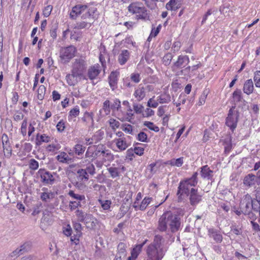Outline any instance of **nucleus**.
I'll list each match as a JSON object with an SVG mask.
<instances>
[{"mask_svg": "<svg viewBox=\"0 0 260 260\" xmlns=\"http://www.w3.org/2000/svg\"><path fill=\"white\" fill-rule=\"evenodd\" d=\"M83 203L80 202L70 201L69 202V208L71 211H73L77 209L78 207H81Z\"/></svg>", "mask_w": 260, "mask_h": 260, "instance_id": "nucleus-49", "label": "nucleus"}, {"mask_svg": "<svg viewBox=\"0 0 260 260\" xmlns=\"http://www.w3.org/2000/svg\"><path fill=\"white\" fill-rule=\"evenodd\" d=\"M119 76V72L118 71H112L108 77L110 86L113 90L117 88L118 78Z\"/></svg>", "mask_w": 260, "mask_h": 260, "instance_id": "nucleus-13", "label": "nucleus"}, {"mask_svg": "<svg viewBox=\"0 0 260 260\" xmlns=\"http://www.w3.org/2000/svg\"><path fill=\"white\" fill-rule=\"evenodd\" d=\"M198 172H194L190 178H186L183 181L186 182L190 186H195L198 182Z\"/></svg>", "mask_w": 260, "mask_h": 260, "instance_id": "nucleus-31", "label": "nucleus"}, {"mask_svg": "<svg viewBox=\"0 0 260 260\" xmlns=\"http://www.w3.org/2000/svg\"><path fill=\"white\" fill-rule=\"evenodd\" d=\"M173 58V55L171 53H168L162 58V63L166 66H169Z\"/></svg>", "mask_w": 260, "mask_h": 260, "instance_id": "nucleus-42", "label": "nucleus"}, {"mask_svg": "<svg viewBox=\"0 0 260 260\" xmlns=\"http://www.w3.org/2000/svg\"><path fill=\"white\" fill-rule=\"evenodd\" d=\"M29 169L32 170H36L39 168V162L35 159H31L29 164Z\"/></svg>", "mask_w": 260, "mask_h": 260, "instance_id": "nucleus-55", "label": "nucleus"}, {"mask_svg": "<svg viewBox=\"0 0 260 260\" xmlns=\"http://www.w3.org/2000/svg\"><path fill=\"white\" fill-rule=\"evenodd\" d=\"M208 232L209 237L213 238L216 243H220L222 241V236L219 231L214 228H210L208 229Z\"/></svg>", "mask_w": 260, "mask_h": 260, "instance_id": "nucleus-16", "label": "nucleus"}, {"mask_svg": "<svg viewBox=\"0 0 260 260\" xmlns=\"http://www.w3.org/2000/svg\"><path fill=\"white\" fill-rule=\"evenodd\" d=\"M120 169L118 168L110 167L107 168V170L108 171L109 174H110L111 177L112 178H115L119 176L120 175Z\"/></svg>", "mask_w": 260, "mask_h": 260, "instance_id": "nucleus-38", "label": "nucleus"}, {"mask_svg": "<svg viewBox=\"0 0 260 260\" xmlns=\"http://www.w3.org/2000/svg\"><path fill=\"white\" fill-rule=\"evenodd\" d=\"M91 23H92V22H86L85 21L79 22H77L75 24V25L74 26V28L78 29H83V28H84L86 27H87L88 24L89 25V27H90L91 25Z\"/></svg>", "mask_w": 260, "mask_h": 260, "instance_id": "nucleus-51", "label": "nucleus"}, {"mask_svg": "<svg viewBox=\"0 0 260 260\" xmlns=\"http://www.w3.org/2000/svg\"><path fill=\"white\" fill-rule=\"evenodd\" d=\"M128 11L132 14H135L137 19L144 21L149 20V15L143 4L140 2L132 3L127 7Z\"/></svg>", "mask_w": 260, "mask_h": 260, "instance_id": "nucleus-3", "label": "nucleus"}, {"mask_svg": "<svg viewBox=\"0 0 260 260\" xmlns=\"http://www.w3.org/2000/svg\"><path fill=\"white\" fill-rule=\"evenodd\" d=\"M180 7V4L176 0H170L166 6L168 10L176 11Z\"/></svg>", "mask_w": 260, "mask_h": 260, "instance_id": "nucleus-33", "label": "nucleus"}, {"mask_svg": "<svg viewBox=\"0 0 260 260\" xmlns=\"http://www.w3.org/2000/svg\"><path fill=\"white\" fill-rule=\"evenodd\" d=\"M96 11V8H88L87 5L79 4L73 7L70 16L72 19H76L80 15H82L81 18L83 19H90V18L93 19L95 18L94 14Z\"/></svg>", "mask_w": 260, "mask_h": 260, "instance_id": "nucleus-2", "label": "nucleus"}, {"mask_svg": "<svg viewBox=\"0 0 260 260\" xmlns=\"http://www.w3.org/2000/svg\"><path fill=\"white\" fill-rule=\"evenodd\" d=\"M76 48L74 46L63 48L60 52V57L66 61H69L75 56Z\"/></svg>", "mask_w": 260, "mask_h": 260, "instance_id": "nucleus-8", "label": "nucleus"}, {"mask_svg": "<svg viewBox=\"0 0 260 260\" xmlns=\"http://www.w3.org/2000/svg\"><path fill=\"white\" fill-rule=\"evenodd\" d=\"M131 79L135 83H138L140 81V75L139 73H133L131 75Z\"/></svg>", "mask_w": 260, "mask_h": 260, "instance_id": "nucleus-63", "label": "nucleus"}, {"mask_svg": "<svg viewBox=\"0 0 260 260\" xmlns=\"http://www.w3.org/2000/svg\"><path fill=\"white\" fill-rule=\"evenodd\" d=\"M181 225L180 218L171 211L165 212L159 218L157 229L160 232H165L168 227L172 233L179 231Z\"/></svg>", "mask_w": 260, "mask_h": 260, "instance_id": "nucleus-1", "label": "nucleus"}, {"mask_svg": "<svg viewBox=\"0 0 260 260\" xmlns=\"http://www.w3.org/2000/svg\"><path fill=\"white\" fill-rule=\"evenodd\" d=\"M46 92V87L44 85H41L38 89V99L42 100L44 99Z\"/></svg>", "mask_w": 260, "mask_h": 260, "instance_id": "nucleus-47", "label": "nucleus"}, {"mask_svg": "<svg viewBox=\"0 0 260 260\" xmlns=\"http://www.w3.org/2000/svg\"><path fill=\"white\" fill-rule=\"evenodd\" d=\"M256 182V177L254 175L249 174L244 179L243 183L247 187H250L254 186Z\"/></svg>", "mask_w": 260, "mask_h": 260, "instance_id": "nucleus-22", "label": "nucleus"}, {"mask_svg": "<svg viewBox=\"0 0 260 260\" xmlns=\"http://www.w3.org/2000/svg\"><path fill=\"white\" fill-rule=\"evenodd\" d=\"M126 245L124 243L120 242L117 246V254L121 255L122 256H126Z\"/></svg>", "mask_w": 260, "mask_h": 260, "instance_id": "nucleus-37", "label": "nucleus"}, {"mask_svg": "<svg viewBox=\"0 0 260 260\" xmlns=\"http://www.w3.org/2000/svg\"><path fill=\"white\" fill-rule=\"evenodd\" d=\"M79 179L81 181H87L89 179L88 174L83 169H79L77 172Z\"/></svg>", "mask_w": 260, "mask_h": 260, "instance_id": "nucleus-35", "label": "nucleus"}, {"mask_svg": "<svg viewBox=\"0 0 260 260\" xmlns=\"http://www.w3.org/2000/svg\"><path fill=\"white\" fill-rule=\"evenodd\" d=\"M129 57V53L128 50H123L118 56V62L121 65L126 63Z\"/></svg>", "mask_w": 260, "mask_h": 260, "instance_id": "nucleus-28", "label": "nucleus"}, {"mask_svg": "<svg viewBox=\"0 0 260 260\" xmlns=\"http://www.w3.org/2000/svg\"><path fill=\"white\" fill-rule=\"evenodd\" d=\"M140 253L139 251L134 248L131 252V256L128 257V260H135L138 257Z\"/></svg>", "mask_w": 260, "mask_h": 260, "instance_id": "nucleus-64", "label": "nucleus"}, {"mask_svg": "<svg viewBox=\"0 0 260 260\" xmlns=\"http://www.w3.org/2000/svg\"><path fill=\"white\" fill-rule=\"evenodd\" d=\"M87 173L93 175L95 173V167L92 164H89L84 169Z\"/></svg>", "mask_w": 260, "mask_h": 260, "instance_id": "nucleus-56", "label": "nucleus"}, {"mask_svg": "<svg viewBox=\"0 0 260 260\" xmlns=\"http://www.w3.org/2000/svg\"><path fill=\"white\" fill-rule=\"evenodd\" d=\"M100 158H101L104 162L111 161L114 159V155L112 154L111 151L107 149L105 146Z\"/></svg>", "mask_w": 260, "mask_h": 260, "instance_id": "nucleus-24", "label": "nucleus"}, {"mask_svg": "<svg viewBox=\"0 0 260 260\" xmlns=\"http://www.w3.org/2000/svg\"><path fill=\"white\" fill-rule=\"evenodd\" d=\"M87 228L95 229L98 224V220L91 215L88 214L83 221Z\"/></svg>", "mask_w": 260, "mask_h": 260, "instance_id": "nucleus-18", "label": "nucleus"}, {"mask_svg": "<svg viewBox=\"0 0 260 260\" xmlns=\"http://www.w3.org/2000/svg\"><path fill=\"white\" fill-rule=\"evenodd\" d=\"M166 251L165 248H156L153 245H148L146 249L147 257L145 260H161Z\"/></svg>", "mask_w": 260, "mask_h": 260, "instance_id": "nucleus-4", "label": "nucleus"}, {"mask_svg": "<svg viewBox=\"0 0 260 260\" xmlns=\"http://www.w3.org/2000/svg\"><path fill=\"white\" fill-rule=\"evenodd\" d=\"M189 62V58L187 55H179L176 61L174 62L172 68L175 71L186 67Z\"/></svg>", "mask_w": 260, "mask_h": 260, "instance_id": "nucleus-11", "label": "nucleus"}, {"mask_svg": "<svg viewBox=\"0 0 260 260\" xmlns=\"http://www.w3.org/2000/svg\"><path fill=\"white\" fill-rule=\"evenodd\" d=\"M58 29V24L57 23H52L50 26V35L53 40H55L57 37V30Z\"/></svg>", "mask_w": 260, "mask_h": 260, "instance_id": "nucleus-39", "label": "nucleus"}, {"mask_svg": "<svg viewBox=\"0 0 260 260\" xmlns=\"http://www.w3.org/2000/svg\"><path fill=\"white\" fill-rule=\"evenodd\" d=\"M82 120L86 123L91 122V125L93 124V119L92 113L86 112L84 114V116L82 118Z\"/></svg>", "mask_w": 260, "mask_h": 260, "instance_id": "nucleus-41", "label": "nucleus"}, {"mask_svg": "<svg viewBox=\"0 0 260 260\" xmlns=\"http://www.w3.org/2000/svg\"><path fill=\"white\" fill-rule=\"evenodd\" d=\"M183 163V157H181L177 159H173L170 161L169 164L172 166L181 167Z\"/></svg>", "mask_w": 260, "mask_h": 260, "instance_id": "nucleus-45", "label": "nucleus"}, {"mask_svg": "<svg viewBox=\"0 0 260 260\" xmlns=\"http://www.w3.org/2000/svg\"><path fill=\"white\" fill-rule=\"evenodd\" d=\"M37 175L41 178V181L44 184L52 185L55 181L53 175L45 169H39Z\"/></svg>", "mask_w": 260, "mask_h": 260, "instance_id": "nucleus-7", "label": "nucleus"}, {"mask_svg": "<svg viewBox=\"0 0 260 260\" xmlns=\"http://www.w3.org/2000/svg\"><path fill=\"white\" fill-rule=\"evenodd\" d=\"M100 66L99 64L90 67L87 73V76L89 79H94L100 73Z\"/></svg>", "mask_w": 260, "mask_h": 260, "instance_id": "nucleus-19", "label": "nucleus"}, {"mask_svg": "<svg viewBox=\"0 0 260 260\" xmlns=\"http://www.w3.org/2000/svg\"><path fill=\"white\" fill-rule=\"evenodd\" d=\"M56 159L61 163L69 164L72 162L73 159L70 157L68 154L65 152H61L56 156Z\"/></svg>", "mask_w": 260, "mask_h": 260, "instance_id": "nucleus-23", "label": "nucleus"}, {"mask_svg": "<svg viewBox=\"0 0 260 260\" xmlns=\"http://www.w3.org/2000/svg\"><path fill=\"white\" fill-rule=\"evenodd\" d=\"M27 125V119H25L23 121V122L21 124V133L23 136H25L26 135Z\"/></svg>", "mask_w": 260, "mask_h": 260, "instance_id": "nucleus-61", "label": "nucleus"}, {"mask_svg": "<svg viewBox=\"0 0 260 260\" xmlns=\"http://www.w3.org/2000/svg\"><path fill=\"white\" fill-rule=\"evenodd\" d=\"M255 85L257 87H260V71H256L253 78Z\"/></svg>", "mask_w": 260, "mask_h": 260, "instance_id": "nucleus-58", "label": "nucleus"}, {"mask_svg": "<svg viewBox=\"0 0 260 260\" xmlns=\"http://www.w3.org/2000/svg\"><path fill=\"white\" fill-rule=\"evenodd\" d=\"M144 125L147 127L149 129L155 132H158L159 128L157 126L155 125L153 122L150 121H145Z\"/></svg>", "mask_w": 260, "mask_h": 260, "instance_id": "nucleus-48", "label": "nucleus"}, {"mask_svg": "<svg viewBox=\"0 0 260 260\" xmlns=\"http://www.w3.org/2000/svg\"><path fill=\"white\" fill-rule=\"evenodd\" d=\"M53 6L52 5H48L45 7L43 11V14L44 16L45 17H48L50 15Z\"/></svg>", "mask_w": 260, "mask_h": 260, "instance_id": "nucleus-57", "label": "nucleus"}, {"mask_svg": "<svg viewBox=\"0 0 260 260\" xmlns=\"http://www.w3.org/2000/svg\"><path fill=\"white\" fill-rule=\"evenodd\" d=\"M236 106H232L229 110L228 117L226 118V125L233 132L237 127L239 120V112L235 110Z\"/></svg>", "mask_w": 260, "mask_h": 260, "instance_id": "nucleus-5", "label": "nucleus"}, {"mask_svg": "<svg viewBox=\"0 0 260 260\" xmlns=\"http://www.w3.org/2000/svg\"><path fill=\"white\" fill-rule=\"evenodd\" d=\"M152 198L150 197H145L142 201L141 205L139 208V210L143 211L144 210L147 206L149 204Z\"/></svg>", "mask_w": 260, "mask_h": 260, "instance_id": "nucleus-43", "label": "nucleus"}, {"mask_svg": "<svg viewBox=\"0 0 260 260\" xmlns=\"http://www.w3.org/2000/svg\"><path fill=\"white\" fill-rule=\"evenodd\" d=\"M85 147L81 144H76L74 147V152L76 155H82L85 151Z\"/></svg>", "mask_w": 260, "mask_h": 260, "instance_id": "nucleus-44", "label": "nucleus"}, {"mask_svg": "<svg viewBox=\"0 0 260 260\" xmlns=\"http://www.w3.org/2000/svg\"><path fill=\"white\" fill-rule=\"evenodd\" d=\"M109 123L110 127L113 129L118 128L120 125V122L113 118H110L109 120Z\"/></svg>", "mask_w": 260, "mask_h": 260, "instance_id": "nucleus-54", "label": "nucleus"}, {"mask_svg": "<svg viewBox=\"0 0 260 260\" xmlns=\"http://www.w3.org/2000/svg\"><path fill=\"white\" fill-rule=\"evenodd\" d=\"M147 135L145 133L143 132H141L138 135L137 139L139 141L146 142H147Z\"/></svg>", "mask_w": 260, "mask_h": 260, "instance_id": "nucleus-62", "label": "nucleus"}, {"mask_svg": "<svg viewBox=\"0 0 260 260\" xmlns=\"http://www.w3.org/2000/svg\"><path fill=\"white\" fill-rule=\"evenodd\" d=\"M2 142L4 155L6 157L10 158L12 155V149L8 143V136L6 134L2 136Z\"/></svg>", "mask_w": 260, "mask_h": 260, "instance_id": "nucleus-15", "label": "nucleus"}, {"mask_svg": "<svg viewBox=\"0 0 260 260\" xmlns=\"http://www.w3.org/2000/svg\"><path fill=\"white\" fill-rule=\"evenodd\" d=\"M73 228L76 232V236L79 237L82 234L81 230L82 228L81 224L78 222H75L73 224Z\"/></svg>", "mask_w": 260, "mask_h": 260, "instance_id": "nucleus-52", "label": "nucleus"}, {"mask_svg": "<svg viewBox=\"0 0 260 260\" xmlns=\"http://www.w3.org/2000/svg\"><path fill=\"white\" fill-rule=\"evenodd\" d=\"M189 196L190 204L191 206H196L202 201V195L200 194L198 190L193 188H191Z\"/></svg>", "mask_w": 260, "mask_h": 260, "instance_id": "nucleus-12", "label": "nucleus"}, {"mask_svg": "<svg viewBox=\"0 0 260 260\" xmlns=\"http://www.w3.org/2000/svg\"><path fill=\"white\" fill-rule=\"evenodd\" d=\"M191 187L188 184L183 180L180 182L177 192L178 202H181L183 200V195L189 196L190 192Z\"/></svg>", "mask_w": 260, "mask_h": 260, "instance_id": "nucleus-9", "label": "nucleus"}, {"mask_svg": "<svg viewBox=\"0 0 260 260\" xmlns=\"http://www.w3.org/2000/svg\"><path fill=\"white\" fill-rule=\"evenodd\" d=\"M164 239L162 236L156 235L154 236L153 241L149 245H153L156 248H164L161 246L162 242H164Z\"/></svg>", "mask_w": 260, "mask_h": 260, "instance_id": "nucleus-30", "label": "nucleus"}, {"mask_svg": "<svg viewBox=\"0 0 260 260\" xmlns=\"http://www.w3.org/2000/svg\"><path fill=\"white\" fill-rule=\"evenodd\" d=\"M233 98L235 102V105L238 104V103L243 104L244 107H246L247 102L243 99L242 92L240 89H237L233 93Z\"/></svg>", "mask_w": 260, "mask_h": 260, "instance_id": "nucleus-20", "label": "nucleus"}, {"mask_svg": "<svg viewBox=\"0 0 260 260\" xmlns=\"http://www.w3.org/2000/svg\"><path fill=\"white\" fill-rule=\"evenodd\" d=\"M176 75L184 79H188L190 78L191 74V67L186 66L183 68H181L175 71Z\"/></svg>", "mask_w": 260, "mask_h": 260, "instance_id": "nucleus-14", "label": "nucleus"}, {"mask_svg": "<svg viewBox=\"0 0 260 260\" xmlns=\"http://www.w3.org/2000/svg\"><path fill=\"white\" fill-rule=\"evenodd\" d=\"M145 88L143 86H141V85L136 89L134 93V95L138 101L142 100L145 96Z\"/></svg>", "mask_w": 260, "mask_h": 260, "instance_id": "nucleus-29", "label": "nucleus"}, {"mask_svg": "<svg viewBox=\"0 0 260 260\" xmlns=\"http://www.w3.org/2000/svg\"><path fill=\"white\" fill-rule=\"evenodd\" d=\"M42 208L43 206L42 204L41 203H39L37 204L35 207L32 214L35 216L39 214L41 212Z\"/></svg>", "mask_w": 260, "mask_h": 260, "instance_id": "nucleus-59", "label": "nucleus"}, {"mask_svg": "<svg viewBox=\"0 0 260 260\" xmlns=\"http://www.w3.org/2000/svg\"><path fill=\"white\" fill-rule=\"evenodd\" d=\"M121 108V102L119 99H115L113 104L111 106V108L112 110H116L118 111Z\"/></svg>", "mask_w": 260, "mask_h": 260, "instance_id": "nucleus-60", "label": "nucleus"}, {"mask_svg": "<svg viewBox=\"0 0 260 260\" xmlns=\"http://www.w3.org/2000/svg\"><path fill=\"white\" fill-rule=\"evenodd\" d=\"M185 102L186 98L184 94H180L177 102H175V100L173 101L174 104H175L177 107H179L181 104H184Z\"/></svg>", "mask_w": 260, "mask_h": 260, "instance_id": "nucleus-53", "label": "nucleus"}, {"mask_svg": "<svg viewBox=\"0 0 260 260\" xmlns=\"http://www.w3.org/2000/svg\"><path fill=\"white\" fill-rule=\"evenodd\" d=\"M50 141V137L45 134L40 135L38 134L36 138V145L40 146L43 142L48 143Z\"/></svg>", "mask_w": 260, "mask_h": 260, "instance_id": "nucleus-27", "label": "nucleus"}, {"mask_svg": "<svg viewBox=\"0 0 260 260\" xmlns=\"http://www.w3.org/2000/svg\"><path fill=\"white\" fill-rule=\"evenodd\" d=\"M77 77H79L74 75L73 73H72L71 74H68L66 77L68 84L70 86L75 85L77 82Z\"/></svg>", "mask_w": 260, "mask_h": 260, "instance_id": "nucleus-34", "label": "nucleus"}, {"mask_svg": "<svg viewBox=\"0 0 260 260\" xmlns=\"http://www.w3.org/2000/svg\"><path fill=\"white\" fill-rule=\"evenodd\" d=\"M48 189L45 187L42 188V190L45 192L41 193L40 198L44 202H49L50 200L54 198L55 194L52 191L46 192Z\"/></svg>", "mask_w": 260, "mask_h": 260, "instance_id": "nucleus-25", "label": "nucleus"}, {"mask_svg": "<svg viewBox=\"0 0 260 260\" xmlns=\"http://www.w3.org/2000/svg\"><path fill=\"white\" fill-rule=\"evenodd\" d=\"M252 198L249 194L244 195L241 199L239 207L244 214H247L251 211Z\"/></svg>", "mask_w": 260, "mask_h": 260, "instance_id": "nucleus-6", "label": "nucleus"}, {"mask_svg": "<svg viewBox=\"0 0 260 260\" xmlns=\"http://www.w3.org/2000/svg\"><path fill=\"white\" fill-rule=\"evenodd\" d=\"M252 210L255 212H259V214H260V200L252 199Z\"/></svg>", "mask_w": 260, "mask_h": 260, "instance_id": "nucleus-46", "label": "nucleus"}, {"mask_svg": "<svg viewBox=\"0 0 260 260\" xmlns=\"http://www.w3.org/2000/svg\"><path fill=\"white\" fill-rule=\"evenodd\" d=\"M201 176L204 179L212 180L213 176V171L211 170L208 165L201 168Z\"/></svg>", "mask_w": 260, "mask_h": 260, "instance_id": "nucleus-17", "label": "nucleus"}, {"mask_svg": "<svg viewBox=\"0 0 260 260\" xmlns=\"http://www.w3.org/2000/svg\"><path fill=\"white\" fill-rule=\"evenodd\" d=\"M85 70L84 61L82 59H75L73 64L72 73L74 75L81 77Z\"/></svg>", "mask_w": 260, "mask_h": 260, "instance_id": "nucleus-10", "label": "nucleus"}, {"mask_svg": "<svg viewBox=\"0 0 260 260\" xmlns=\"http://www.w3.org/2000/svg\"><path fill=\"white\" fill-rule=\"evenodd\" d=\"M115 141L116 146L120 150L123 151L128 147V145L126 142L125 138H119Z\"/></svg>", "mask_w": 260, "mask_h": 260, "instance_id": "nucleus-32", "label": "nucleus"}, {"mask_svg": "<svg viewBox=\"0 0 260 260\" xmlns=\"http://www.w3.org/2000/svg\"><path fill=\"white\" fill-rule=\"evenodd\" d=\"M68 194L73 199L76 200L75 201L83 203V204L86 203L85 196L84 194H79L73 190H70Z\"/></svg>", "mask_w": 260, "mask_h": 260, "instance_id": "nucleus-21", "label": "nucleus"}, {"mask_svg": "<svg viewBox=\"0 0 260 260\" xmlns=\"http://www.w3.org/2000/svg\"><path fill=\"white\" fill-rule=\"evenodd\" d=\"M105 146L103 144H99L97 145L94 150V155L95 158L100 157L101 156L102 153L103 151V149Z\"/></svg>", "mask_w": 260, "mask_h": 260, "instance_id": "nucleus-50", "label": "nucleus"}, {"mask_svg": "<svg viewBox=\"0 0 260 260\" xmlns=\"http://www.w3.org/2000/svg\"><path fill=\"white\" fill-rule=\"evenodd\" d=\"M171 96L169 94L164 93L157 98V102L160 104L168 103L171 101Z\"/></svg>", "mask_w": 260, "mask_h": 260, "instance_id": "nucleus-36", "label": "nucleus"}, {"mask_svg": "<svg viewBox=\"0 0 260 260\" xmlns=\"http://www.w3.org/2000/svg\"><path fill=\"white\" fill-rule=\"evenodd\" d=\"M75 213L78 220L80 222H83L88 215L86 213L83 212L82 210L79 209L76 211Z\"/></svg>", "mask_w": 260, "mask_h": 260, "instance_id": "nucleus-40", "label": "nucleus"}, {"mask_svg": "<svg viewBox=\"0 0 260 260\" xmlns=\"http://www.w3.org/2000/svg\"><path fill=\"white\" fill-rule=\"evenodd\" d=\"M254 89L253 83L251 79L246 80L243 86V91L249 95L252 93Z\"/></svg>", "mask_w": 260, "mask_h": 260, "instance_id": "nucleus-26", "label": "nucleus"}]
</instances>
